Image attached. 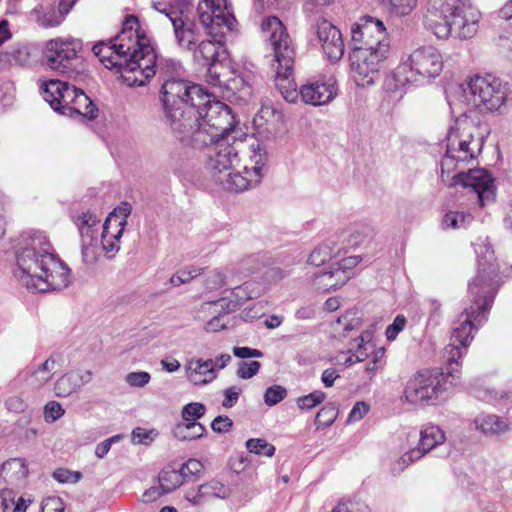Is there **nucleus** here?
<instances>
[{"instance_id": "nucleus-1", "label": "nucleus", "mask_w": 512, "mask_h": 512, "mask_svg": "<svg viewBox=\"0 0 512 512\" xmlns=\"http://www.w3.org/2000/svg\"><path fill=\"white\" fill-rule=\"evenodd\" d=\"M241 143H230L229 136L219 138L207 147L206 169L223 189L242 192L258 185L266 171L267 153L253 141L247 153L240 157Z\"/></svg>"}, {"instance_id": "nucleus-2", "label": "nucleus", "mask_w": 512, "mask_h": 512, "mask_svg": "<svg viewBox=\"0 0 512 512\" xmlns=\"http://www.w3.org/2000/svg\"><path fill=\"white\" fill-rule=\"evenodd\" d=\"M485 261L478 260L477 275L468 285L470 305L464 308L459 322L452 329L450 342L444 349V357L451 369V376L460 377V360L473 339V333L482 324L486 313L491 307L495 293V265L492 263L493 253L487 250Z\"/></svg>"}, {"instance_id": "nucleus-3", "label": "nucleus", "mask_w": 512, "mask_h": 512, "mask_svg": "<svg viewBox=\"0 0 512 512\" xmlns=\"http://www.w3.org/2000/svg\"><path fill=\"white\" fill-rule=\"evenodd\" d=\"M14 276L32 292L61 290L71 283L70 269L57 257L49 239L40 231L25 236L16 255Z\"/></svg>"}, {"instance_id": "nucleus-4", "label": "nucleus", "mask_w": 512, "mask_h": 512, "mask_svg": "<svg viewBox=\"0 0 512 512\" xmlns=\"http://www.w3.org/2000/svg\"><path fill=\"white\" fill-rule=\"evenodd\" d=\"M197 15L207 35L212 39L200 40L193 49L192 57L197 64L207 67V82L220 85L227 62L220 59L224 54L223 40L237 31V20L228 0H200Z\"/></svg>"}, {"instance_id": "nucleus-5", "label": "nucleus", "mask_w": 512, "mask_h": 512, "mask_svg": "<svg viewBox=\"0 0 512 512\" xmlns=\"http://www.w3.org/2000/svg\"><path fill=\"white\" fill-rule=\"evenodd\" d=\"M480 11L465 0H443L430 3L424 14V28L440 40L454 37L466 40L479 29Z\"/></svg>"}, {"instance_id": "nucleus-6", "label": "nucleus", "mask_w": 512, "mask_h": 512, "mask_svg": "<svg viewBox=\"0 0 512 512\" xmlns=\"http://www.w3.org/2000/svg\"><path fill=\"white\" fill-rule=\"evenodd\" d=\"M261 33L277 64L276 87L287 102L295 103L300 93L293 78L295 51L291 38L281 20L275 16H268L262 20Z\"/></svg>"}, {"instance_id": "nucleus-7", "label": "nucleus", "mask_w": 512, "mask_h": 512, "mask_svg": "<svg viewBox=\"0 0 512 512\" xmlns=\"http://www.w3.org/2000/svg\"><path fill=\"white\" fill-rule=\"evenodd\" d=\"M484 133L479 123L465 115L458 117L447 133L446 154L441 160V179L475 159L482 151Z\"/></svg>"}, {"instance_id": "nucleus-8", "label": "nucleus", "mask_w": 512, "mask_h": 512, "mask_svg": "<svg viewBox=\"0 0 512 512\" xmlns=\"http://www.w3.org/2000/svg\"><path fill=\"white\" fill-rule=\"evenodd\" d=\"M443 69L441 53L433 46H421L402 61L393 72L396 88L422 83L440 75Z\"/></svg>"}, {"instance_id": "nucleus-9", "label": "nucleus", "mask_w": 512, "mask_h": 512, "mask_svg": "<svg viewBox=\"0 0 512 512\" xmlns=\"http://www.w3.org/2000/svg\"><path fill=\"white\" fill-rule=\"evenodd\" d=\"M80 40L72 37H58L45 43L43 61L52 71L69 78L78 79L85 75L87 64L79 55Z\"/></svg>"}, {"instance_id": "nucleus-10", "label": "nucleus", "mask_w": 512, "mask_h": 512, "mask_svg": "<svg viewBox=\"0 0 512 512\" xmlns=\"http://www.w3.org/2000/svg\"><path fill=\"white\" fill-rule=\"evenodd\" d=\"M144 30L141 29L139 20L134 15H129L123 22L121 32L109 42L96 43L92 51L99 61L108 69H116L122 65V61L130 55L136 47Z\"/></svg>"}, {"instance_id": "nucleus-11", "label": "nucleus", "mask_w": 512, "mask_h": 512, "mask_svg": "<svg viewBox=\"0 0 512 512\" xmlns=\"http://www.w3.org/2000/svg\"><path fill=\"white\" fill-rule=\"evenodd\" d=\"M198 128L193 132V141L198 146L208 145L219 138L228 137L234 129L235 118L229 106L215 100L203 110H198Z\"/></svg>"}, {"instance_id": "nucleus-12", "label": "nucleus", "mask_w": 512, "mask_h": 512, "mask_svg": "<svg viewBox=\"0 0 512 512\" xmlns=\"http://www.w3.org/2000/svg\"><path fill=\"white\" fill-rule=\"evenodd\" d=\"M439 371H426L413 375L403 391L404 400L414 406H426L438 400L447 391L448 384L455 385L458 379Z\"/></svg>"}, {"instance_id": "nucleus-13", "label": "nucleus", "mask_w": 512, "mask_h": 512, "mask_svg": "<svg viewBox=\"0 0 512 512\" xmlns=\"http://www.w3.org/2000/svg\"><path fill=\"white\" fill-rule=\"evenodd\" d=\"M153 7L171 22L175 41L181 49L190 51L201 40V29L189 15V0L169 3L157 1L153 3Z\"/></svg>"}, {"instance_id": "nucleus-14", "label": "nucleus", "mask_w": 512, "mask_h": 512, "mask_svg": "<svg viewBox=\"0 0 512 512\" xmlns=\"http://www.w3.org/2000/svg\"><path fill=\"white\" fill-rule=\"evenodd\" d=\"M156 54L145 31L117 72L128 86H143L155 75Z\"/></svg>"}, {"instance_id": "nucleus-15", "label": "nucleus", "mask_w": 512, "mask_h": 512, "mask_svg": "<svg viewBox=\"0 0 512 512\" xmlns=\"http://www.w3.org/2000/svg\"><path fill=\"white\" fill-rule=\"evenodd\" d=\"M466 101L481 110L499 111L506 103L508 88L500 79L491 75L475 76L463 88Z\"/></svg>"}, {"instance_id": "nucleus-16", "label": "nucleus", "mask_w": 512, "mask_h": 512, "mask_svg": "<svg viewBox=\"0 0 512 512\" xmlns=\"http://www.w3.org/2000/svg\"><path fill=\"white\" fill-rule=\"evenodd\" d=\"M389 52L383 48L370 50L353 48L349 54L351 76L358 86H370L380 78V71Z\"/></svg>"}, {"instance_id": "nucleus-17", "label": "nucleus", "mask_w": 512, "mask_h": 512, "mask_svg": "<svg viewBox=\"0 0 512 512\" xmlns=\"http://www.w3.org/2000/svg\"><path fill=\"white\" fill-rule=\"evenodd\" d=\"M354 48L390 51V41L382 21L371 16L360 18L351 26Z\"/></svg>"}, {"instance_id": "nucleus-18", "label": "nucleus", "mask_w": 512, "mask_h": 512, "mask_svg": "<svg viewBox=\"0 0 512 512\" xmlns=\"http://www.w3.org/2000/svg\"><path fill=\"white\" fill-rule=\"evenodd\" d=\"M445 178L448 181L442 182L449 187L461 185L473 189L478 196L479 205L481 207L495 201L496 192L494 179L486 169H470L467 173L457 170L455 174H449V177L445 174Z\"/></svg>"}, {"instance_id": "nucleus-19", "label": "nucleus", "mask_w": 512, "mask_h": 512, "mask_svg": "<svg viewBox=\"0 0 512 512\" xmlns=\"http://www.w3.org/2000/svg\"><path fill=\"white\" fill-rule=\"evenodd\" d=\"M260 261L257 256L251 255L235 265L211 271L205 280L207 289L215 290L224 286L232 287L260 268Z\"/></svg>"}, {"instance_id": "nucleus-20", "label": "nucleus", "mask_w": 512, "mask_h": 512, "mask_svg": "<svg viewBox=\"0 0 512 512\" xmlns=\"http://www.w3.org/2000/svg\"><path fill=\"white\" fill-rule=\"evenodd\" d=\"M165 111L173 133L181 142L198 149L204 147L198 146L192 138L199 122L198 115L193 108L175 107V109Z\"/></svg>"}, {"instance_id": "nucleus-21", "label": "nucleus", "mask_w": 512, "mask_h": 512, "mask_svg": "<svg viewBox=\"0 0 512 512\" xmlns=\"http://www.w3.org/2000/svg\"><path fill=\"white\" fill-rule=\"evenodd\" d=\"M299 93L305 104L326 105L333 101L338 94L337 81L333 76L324 77L302 85Z\"/></svg>"}, {"instance_id": "nucleus-22", "label": "nucleus", "mask_w": 512, "mask_h": 512, "mask_svg": "<svg viewBox=\"0 0 512 512\" xmlns=\"http://www.w3.org/2000/svg\"><path fill=\"white\" fill-rule=\"evenodd\" d=\"M317 36L327 59L336 63L342 59L345 52V44L340 30L329 21L318 23Z\"/></svg>"}, {"instance_id": "nucleus-23", "label": "nucleus", "mask_w": 512, "mask_h": 512, "mask_svg": "<svg viewBox=\"0 0 512 512\" xmlns=\"http://www.w3.org/2000/svg\"><path fill=\"white\" fill-rule=\"evenodd\" d=\"M231 288L230 298H221L216 301L206 302L202 305L205 311L213 310L218 311V308L224 310V313L233 311L237 305L242 304L248 299L257 297L260 292L254 290L255 284L253 282H244Z\"/></svg>"}, {"instance_id": "nucleus-24", "label": "nucleus", "mask_w": 512, "mask_h": 512, "mask_svg": "<svg viewBox=\"0 0 512 512\" xmlns=\"http://www.w3.org/2000/svg\"><path fill=\"white\" fill-rule=\"evenodd\" d=\"M93 378V372L89 369L70 370L56 379L53 384L55 396L66 398L78 393L81 388Z\"/></svg>"}, {"instance_id": "nucleus-25", "label": "nucleus", "mask_w": 512, "mask_h": 512, "mask_svg": "<svg viewBox=\"0 0 512 512\" xmlns=\"http://www.w3.org/2000/svg\"><path fill=\"white\" fill-rule=\"evenodd\" d=\"M59 368V359L55 355L49 356L41 363H33L25 370L24 380L33 390H40L47 385Z\"/></svg>"}, {"instance_id": "nucleus-26", "label": "nucleus", "mask_w": 512, "mask_h": 512, "mask_svg": "<svg viewBox=\"0 0 512 512\" xmlns=\"http://www.w3.org/2000/svg\"><path fill=\"white\" fill-rule=\"evenodd\" d=\"M184 372L186 379L194 386H206L216 379L211 359L190 357L185 362Z\"/></svg>"}, {"instance_id": "nucleus-27", "label": "nucleus", "mask_w": 512, "mask_h": 512, "mask_svg": "<svg viewBox=\"0 0 512 512\" xmlns=\"http://www.w3.org/2000/svg\"><path fill=\"white\" fill-rule=\"evenodd\" d=\"M191 84L180 78H166L162 84L165 110L185 107Z\"/></svg>"}, {"instance_id": "nucleus-28", "label": "nucleus", "mask_w": 512, "mask_h": 512, "mask_svg": "<svg viewBox=\"0 0 512 512\" xmlns=\"http://www.w3.org/2000/svg\"><path fill=\"white\" fill-rule=\"evenodd\" d=\"M228 69L224 70V76L221 77V84L215 87L223 88V96L231 98L239 94V98L245 99L251 95V86L249 81L242 75L237 74L230 69V61H227Z\"/></svg>"}, {"instance_id": "nucleus-29", "label": "nucleus", "mask_w": 512, "mask_h": 512, "mask_svg": "<svg viewBox=\"0 0 512 512\" xmlns=\"http://www.w3.org/2000/svg\"><path fill=\"white\" fill-rule=\"evenodd\" d=\"M28 474V465L23 458L9 459L0 467V478L3 479L4 483L11 486L10 489L12 490L23 486Z\"/></svg>"}, {"instance_id": "nucleus-30", "label": "nucleus", "mask_w": 512, "mask_h": 512, "mask_svg": "<svg viewBox=\"0 0 512 512\" xmlns=\"http://www.w3.org/2000/svg\"><path fill=\"white\" fill-rule=\"evenodd\" d=\"M232 489L219 480L212 479L198 487L196 492H188L186 499L194 505H200L209 497L228 499Z\"/></svg>"}, {"instance_id": "nucleus-31", "label": "nucleus", "mask_w": 512, "mask_h": 512, "mask_svg": "<svg viewBox=\"0 0 512 512\" xmlns=\"http://www.w3.org/2000/svg\"><path fill=\"white\" fill-rule=\"evenodd\" d=\"M124 228L111 219H106L102 225L101 247L106 257L113 258L120 249V239L123 235Z\"/></svg>"}, {"instance_id": "nucleus-32", "label": "nucleus", "mask_w": 512, "mask_h": 512, "mask_svg": "<svg viewBox=\"0 0 512 512\" xmlns=\"http://www.w3.org/2000/svg\"><path fill=\"white\" fill-rule=\"evenodd\" d=\"M474 425L477 430L491 437L499 436L510 428L508 419L496 414H479L474 419Z\"/></svg>"}, {"instance_id": "nucleus-33", "label": "nucleus", "mask_w": 512, "mask_h": 512, "mask_svg": "<svg viewBox=\"0 0 512 512\" xmlns=\"http://www.w3.org/2000/svg\"><path fill=\"white\" fill-rule=\"evenodd\" d=\"M362 317L357 309L346 311L336 321L331 323V335L336 339H343L347 334L361 325Z\"/></svg>"}, {"instance_id": "nucleus-34", "label": "nucleus", "mask_w": 512, "mask_h": 512, "mask_svg": "<svg viewBox=\"0 0 512 512\" xmlns=\"http://www.w3.org/2000/svg\"><path fill=\"white\" fill-rule=\"evenodd\" d=\"M348 281L345 272L338 270L335 265L329 271L321 272L315 275L313 284L323 291H330L343 286Z\"/></svg>"}, {"instance_id": "nucleus-35", "label": "nucleus", "mask_w": 512, "mask_h": 512, "mask_svg": "<svg viewBox=\"0 0 512 512\" xmlns=\"http://www.w3.org/2000/svg\"><path fill=\"white\" fill-rule=\"evenodd\" d=\"M337 248V241L334 238H329L311 252L308 263L314 266H320L326 263L340 253V251H337Z\"/></svg>"}, {"instance_id": "nucleus-36", "label": "nucleus", "mask_w": 512, "mask_h": 512, "mask_svg": "<svg viewBox=\"0 0 512 512\" xmlns=\"http://www.w3.org/2000/svg\"><path fill=\"white\" fill-rule=\"evenodd\" d=\"M420 448H436L446 443V435L438 425L427 424L420 430Z\"/></svg>"}, {"instance_id": "nucleus-37", "label": "nucleus", "mask_w": 512, "mask_h": 512, "mask_svg": "<svg viewBox=\"0 0 512 512\" xmlns=\"http://www.w3.org/2000/svg\"><path fill=\"white\" fill-rule=\"evenodd\" d=\"M97 108L92 100L83 92L79 90L77 93L73 106H70V110L67 114L69 117L82 116L85 118L92 119L96 117Z\"/></svg>"}, {"instance_id": "nucleus-38", "label": "nucleus", "mask_w": 512, "mask_h": 512, "mask_svg": "<svg viewBox=\"0 0 512 512\" xmlns=\"http://www.w3.org/2000/svg\"><path fill=\"white\" fill-rule=\"evenodd\" d=\"M366 238V233L362 228L351 227L340 234L334 239L338 243L337 251H343L350 248H355L360 245Z\"/></svg>"}, {"instance_id": "nucleus-39", "label": "nucleus", "mask_w": 512, "mask_h": 512, "mask_svg": "<svg viewBox=\"0 0 512 512\" xmlns=\"http://www.w3.org/2000/svg\"><path fill=\"white\" fill-rule=\"evenodd\" d=\"M213 98L202 86L191 84L188 96L185 98V108H193L198 114V110L206 108L213 101Z\"/></svg>"}, {"instance_id": "nucleus-40", "label": "nucleus", "mask_w": 512, "mask_h": 512, "mask_svg": "<svg viewBox=\"0 0 512 512\" xmlns=\"http://www.w3.org/2000/svg\"><path fill=\"white\" fill-rule=\"evenodd\" d=\"M102 247L97 236L81 237L82 261L86 265H94L101 256Z\"/></svg>"}, {"instance_id": "nucleus-41", "label": "nucleus", "mask_w": 512, "mask_h": 512, "mask_svg": "<svg viewBox=\"0 0 512 512\" xmlns=\"http://www.w3.org/2000/svg\"><path fill=\"white\" fill-rule=\"evenodd\" d=\"M66 84V82L60 80H50L44 83L42 89L43 98L53 110L60 108L59 105L62 100L63 91L66 89Z\"/></svg>"}, {"instance_id": "nucleus-42", "label": "nucleus", "mask_w": 512, "mask_h": 512, "mask_svg": "<svg viewBox=\"0 0 512 512\" xmlns=\"http://www.w3.org/2000/svg\"><path fill=\"white\" fill-rule=\"evenodd\" d=\"M275 450H247L246 452H237L233 457L229 460V467L235 473H241L244 471L251 463L252 453L256 455H265L266 457L271 458L274 455Z\"/></svg>"}, {"instance_id": "nucleus-43", "label": "nucleus", "mask_w": 512, "mask_h": 512, "mask_svg": "<svg viewBox=\"0 0 512 512\" xmlns=\"http://www.w3.org/2000/svg\"><path fill=\"white\" fill-rule=\"evenodd\" d=\"M159 485L166 493H171L182 486L185 482L179 470L167 467L158 476Z\"/></svg>"}, {"instance_id": "nucleus-44", "label": "nucleus", "mask_w": 512, "mask_h": 512, "mask_svg": "<svg viewBox=\"0 0 512 512\" xmlns=\"http://www.w3.org/2000/svg\"><path fill=\"white\" fill-rule=\"evenodd\" d=\"M100 218L91 212H83L77 217L76 225L78 227L80 237L97 236Z\"/></svg>"}, {"instance_id": "nucleus-45", "label": "nucleus", "mask_w": 512, "mask_h": 512, "mask_svg": "<svg viewBox=\"0 0 512 512\" xmlns=\"http://www.w3.org/2000/svg\"><path fill=\"white\" fill-rule=\"evenodd\" d=\"M204 432L205 428L198 422H183L173 430L174 436L182 441L200 438Z\"/></svg>"}, {"instance_id": "nucleus-46", "label": "nucleus", "mask_w": 512, "mask_h": 512, "mask_svg": "<svg viewBox=\"0 0 512 512\" xmlns=\"http://www.w3.org/2000/svg\"><path fill=\"white\" fill-rule=\"evenodd\" d=\"M473 217L469 213L463 211H449L442 219V227L444 229H460L465 228L472 221Z\"/></svg>"}, {"instance_id": "nucleus-47", "label": "nucleus", "mask_w": 512, "mask_h": 512, "mask_svg": "<svg viewBox=\"0 0 512 512\" xmlns=\"http://www.w3.org/2000/svg\"><path fill=\"white\" fill-rule=\"evenodd\" d=\"M205 464L198 459H188L183 462L179 468L185 481H188L194 477H200L204 472Z\"/></svg>"}, {"instance_id": "nucleus-48", "label": "nucleus", "mask_w": 512, "mask_h": 512, "mask_svg": "<svg viewBox=\"0 0 512 512\" xmlns=\"http://www.w3.org/2000/svg\"><path fill=\"white\" fill-rule=\"evenodd\" d=\"M202 274V268L197 266H186L171 276L170 282L174 286L190 282L192 279Z\"/></svg>"}, {"instance_id": "nucleus-49", "label": "nucleus", "mask_w": 512, "mask_h": 512, "mask_svg": "<svg viewBox=\"0 0 512 512\" xmlns=\"http://www.w3.org/2000/svg\"><path fill=\"white\" fill-rule=\"evenodd\" d=\"M325 399L326 394L323 391L315 390L307 395L298 397L296 399V404L301 410H310L323 403Z\"/></svg>"}, {"instance_id": "nucleus-50", "label": "nucleus", "mask_w": 512, "mask_h": 512, "mask_svg": "<svg viewBox=\"0 0 512 512\" xmlns=\"http://www.w3.org/2000/svg\"><path fill=\"white\" fill-rule=\"evenodd\" d=\"M338 416V410L332 403L326 404L316 415L315 422L318 427H328L334 423Z\"/></svg>"}, {"instance_id": "nucleus-51", "label": "nucleus", "mask_w": 512, "mask_h": 512, "mask_svg": "<svg viewBox=\"0 0 512 512\" xmlns=\"http://www.w3.org/2000/svg\"><path fill=\"white\" fill-rule=\"evenodd\" d=\"M385 348L380 347L371 353V359L365 365V373L368 379H372L383 367Z\"/></svg>"}, {"instance_id": "nucleus-52", "label": "nucleus", "mask_w": 512, "mask_h": 512, "mask_svg": "<svg viewBox=\"0 0 512 512\" xmlns=\"http://www.w3.org/2000/svg\"><path fill=\"white\" fill-rule=\"evenodd\" d=\"M372 335L370 332L365 331L362 332L359 337L354 339L355 345L353 347V353L356 357V360H359V362L364 361L368 356V344L370 342Z\"/></svg>"}, {"instance_id": "nucleus-53", "label": "nucleus", "mask_w": 512, "mask_h": 512, "mask_svg": "<svg viewBox=\"0 0 512 512\" xmlns=\"http://www.w3.org/2000/svg\"><path fill=\"white\" fill-rule=\"evenodd\" d=\"M206 411L204 404L199 402H191L182 408L181 415L184 422H197Z\"/></svg>"}, {"instance_id": "nucleus-54", "label": "nucleus", "mask_w": 512, "mask_h": 512, "mask_svg": "<svg viewBox=\"0 0 512 512\" xmlns=\"http://www.w3.org/2000/svg\"><path fill=\"white\" fill-rule=\"evenodd\" d=\"M158 435L154 429L146 430L144 428L137 427L132 431V444L149 446L152 444L155 437Z\"/></svg>"}, {"instance_id": "nucleus-55", "label": "nucleus", "mask_w": 512, "mask_h": 512, "mask_svg": "<svg viewBox=\"0 0 512 512\" xmlns=\"http://www.w3.org/2000/svg\"><path fill=\"white\" fill-rule=\"evenodd\" d=\"M331 512H370V509L361 501L349 499L340 501Z\"/></svg>"}, {"instance_id": "nucleus-56", "label": "nucleus", "mask_w": 512, "mask_h": 512, "mask_svg": "<svg viewBox=\"0 0 512 512\" xmlns=\"http://www.w3.org/2000/svg\"><path fill=\"white\" fill-rule=\"evenodd\" d=\"M79 90L80 89L76 88L75 86L66 84V89L63 91L62 100L59 105L60 108L55 111L62 115H67L70 110V106H73L74 104V99Z\"/></svg>"}, {"instance_id": "nucleus-57", "label": "nucleus", "mask_w": 512, "mask_h": 512, "mask_svg": "<svg viewBox=\"0 0 512 512\" xmlns=\"http://www.w3.org/2000/svg\"><path fill=\"white\" fill-rule=\"evenodd\" d=\"M287 395V390L281 385H273L266 389L264 402L268 406H274L282 401Z\"/></svg>"}, {"instance_id": "nucleus-58", "label": "nucleus", "mask_w": 512, "mask_h": 512, "mask_svg": "<svg viewBox=\"0 0 512 512\" xmlns=\"http://www.w3.org/2000/svg\"><path fill=\"white\" fill-rule=\"evenodd\" d=\"M160 69L164 80L166 78H179L183 71L181 63L173 59H164L161 61Z\"/></svg>"}, {"instance_id": "nucleus-59", "label": "nucleus", "mask_w": 512, "mask_h": 512, "mask_svg": "<svg viewBox=\"0 0 512 512\" xmlns=\"http://www.w3.org/2000/svg\"><path fill=\"white\" fill-rule=\"evenodd\" d=\"M151 381L150 373L146 371H134L125 376V382L133 388H143Z\"/></svg>"}, {"instance_id": "nucleus-60", "label": "nucleus", "mask_w": 512, "mask_h": 512, "mask_svg": "<svg viewBox=\"0 0 512 512\" xmlns=\"http://www.w3.org/2000/svg\"><path fill=\"white\" fill-rule=\"evenodd\" d=\"M131 211V205L127 202H124L117 208H115L106 219H111V221H115V223L119 224L121 227L125 229V226L127 225V218L131 214Z\"/></svg>"}, {"instance_id": "nucleus-61", "label": "nucleus", "mask_w": 512, "mask_h": 512, "mask_svg": "<svg viewBox=\"0 0 512 512\" xmlns=\"http://www.w3.org/2000/svg\"><path fill=\"white\" fill-rule=\"evenodd\" d=\"M29 56L28 48L25 46L19 47L11 53L0 54V57L5 58L7 62L15 63L21 66L27 64L29 61Z\"/></svg>"}, {"instance_id": "nucleus-62", "label": "nucleus", "mask_w": 512, "mask_h": 512, "mask_svg": "<svg viewBox=\"0 0 512 512\" xmlns=\"http://www.w3.org/2000/svg\"><path fill=\"white\" fill-rule=\"evenodd\" d=\"M65 413L62 405L57 401H49L44 406V418L46 422L53 423L60 419Z\"/></svg>"}, {"instance_id": "nucleus-63", "label": "nucleus", "mask_w": 512, "mask_h": 512, "mask_svg": "<svg viewBox=\"0 0 512 512\" xmlns=\"http://www.w3.org/2000/svg\"><path fill=\"white\" fill-rule=\"evenodd\" d=\"M261 364L258 361L240 362L236 371V375L241 379H250L260 370Z\"/></svg>"}, {"instance_id": "nucleus-64", "label": "nucleus", "mask_w": 512, "mask_h": 512, "mask_svg": "<svg viewBox=\"0 0 512 512\" xmlns=\"http://www.w3.org/2000/svg\"><path fill=\"white\" fill-rule=\"evenodd\" d=\"M407 324V319L403 315H397L385 331L387 340L394 341L398 334L404 330Z\"/></svg>"}]
</instances>
